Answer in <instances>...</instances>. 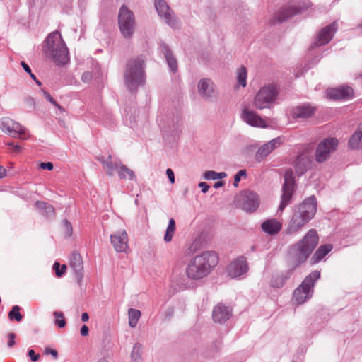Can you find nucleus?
<instances>
[{
	"instance_id": "14",
	"label": "nucleus",
	"mask_w": 362,
	"mask_h": 362,
	"mask_svg": "<svg viewBox=\"0 0 362 362\" xmlns=\"http://www.w3.org/2000/svg\"><path fill=\"white\" fill-rule=\"evenodd\" d=\"M154 6L160 18L169 26L173 28L177 27V19L165 0H155Z\"/></svg>"
},
{
	"instance_id": "11",
	"label": "nucleus",
	"mask_w": 362,
	"mask_h": 362,
	"mask_svg": "<svg viewBox=\"0 0 362 362\" xmlns=\"http://www.w3.org/2000/svg\"><path fill=\"white\" fill-rule=\"evenodd\" d=\"M293 188V172L291 169H289L287 170L284 174V183L282 186L281 200L279 206V211H283L286 206L291 203Z\"/></svg>"
},
{
	"instance_id": "6",
	"label": "nucleus",
	"mask_w": 362,
	"mask_h": 362,
	"mask_svg": "<svg viewBox=\"0 0 362 362\" xmlns=\"http://www.w3.org/2000/svg\"><path fill=\"white\" fill-rule=\"evenodd\" d=\"M320 278V272L315 270L307 276L301 284L294 290L293 300L298 305L310 299L313 293V287L317 280Z\"/></svg>"
},
{
	"instance_id": "21",
	"label": "nucleus",
	"mask_w": 362,
	"mask_h": 362,
	"mask_svg": "<svg viewBox=\"0 0 362 362\" xmlns=\"http://www.w3.org/2000/svg\"><path fill=\"white\" fill-rule=\"evenodd\" d=\"M158 50L162 54L168 65L169 69L173 73L177 71V62L170 47L163 41L158 45Z\"/></svg>"
},
{
	"instance_id": "54",
	"label": "nucleus",
	"mask_w": 362,
	"mask_h": 362,
	"mask_svg": "<svg viewBox=\"0 0 362 362\" xmlns=\"http://www.w3.org/2000/svg\"><path fill=\"white\" fill-rule=\"evenodd\" d=\"M81 334L83 337L87 336L88 334L89 329L86 325H83L81 328Z\"/></svg>"
},
{
	"instance_id": "35",
	"label": "nucleus",
	"mask_w": 362,
	"mask_h": 362,
	"mask_svg": "<svg viewBox=\"0 0 362 362\" xmlns=\"http://www.w3.org/2000/svg\"><path fill=\"white\" fill-rule=\"evenodd\" d=\"M141 353L142 345L139 343H136L131 354L132 362H142Z\"/></svg>"
},
{
	"instance_id": "57",
	"label": "nucleus",
	"mask_w": 362,
	"mask_h": 362,
	"mask_svg": "<svg viewBox=\"0 0 362 362\" xmlns=\"http://www.w3.org/2000/svg\"><path fill=\"white\" fill-rule=\"evenodd\" d=\"M30 78L35 81V83L39 86H42V83L37 79L36 76H35V74H33V73L30 75Z\"/></svg>"
},
{
	"instance_id": "64",
	"label": "nucleus",
	"mask_w": 362,
	"mask_h": 362,
	"mask_svg": "<svg viewBox=\"0 0 362 362\" xmlns=\"http://www.w3.org/2000/svg\"><path fill=\"white\" fill-rule=\"evenodd\" d=\"M255 249H256V248H255V246H254V245H253V246H252V247H251V250H252V251H255Z\"/></svg>"
},
{
	"instance_id": "56",
	"label": "nucleus",
	"mask_w": 362,
	"mask_h": 362,
	"mask_svg": "<svg viewBox=\"0 0 362 362\" xmlns=\"http://www.w3.org/2000/svg\"><path fill=\"white\" fill-rule=\"evenodd\" d=\"M6 175V170L2 165H0V179H2Z\"/></svg>"
},
{
	"instance_id": "46",
	"label": "nucleus",
	"mask_w": 362,
	"mask_h": 362,
	"mask_svg": "<svg viewBox=\"0 0 362 362\" xmlns=\"http://www.w3.org/2000/svg\"><path fill=\"white\" fill-rule=\"evenodd\" d=\"M8 346L9 348H11L13 347L15 344H16V341H15V339H16V334L13 332H10L8 334Z\"/></svg>"
},
{
	"instance_id": "43",
	"label": "nucleus",
	"mask_w": 362,
	"mask_h": 362,
	"mask_svg": "<svg viewBox=\"0 0 362 362\" xmlns=\"http://www.w3.org/2000/svg\"><path fill=\"white\" fill-rule=\"evenodd\" d=\"M246 177L247 176V172L245 170H239L234 177V182L233 185L235 187L238 186V183L240 181L241 177Z\"/></svg>"
},
{
	"instance_id": "40",
	"label": "nucleus",
	"mask_w": 362,
	"mask_h": 362,
	"mask_svg": "<svg viewBox=\"0 0 362 362\" xmlns=\"http://www.w3.org/2000/svg\"><path fill=\"white\" fill-rule=\"evenodd\" d=\"M54 316L57 318L55 320V324L59 327L62 328L66 325V320L64 317V314L62 312L55 311L54 313Z\"/></svg>"
},
{
	"instance_id": "8",
	"label": "nucleus",
	"mask_w": 362,
	"mask_h": 362,
	"mask_svg": "<svg viewBox=\"0 0 362 362\" xmlns=\"http://www.w3.org/2000/svg\"><path fill=\"white\" fill-rule=\"evenodd\" d=\"M118 25L122 36L131 38L134 33L136 21L134 13L123 4L118 13Z\"/></svg>"
},
{
	"instance_id": "25",
	"label": "nucleus",
	"mask_w": 362,
	"mask_h": 362,
	"mask_svg": "<svg viewBox=\"0 0 362 362\" xmlns=\"http://www.w3.org/2000/svg\"><path fill=\"white\" fill-rule=\"evenodd\" d=\"M310 163L311 160L308 155L305 153L298 155L293 162L296 173L299 176L303 175L310 168Z\"/></svg>"
},
{
	"instance_id": "12",
	"label": "nucleus",
	"mask_w": 362,
	"mask_h": 362,
	"mask_svg": "<svg viewBox=\"0 0 362 362\" xmlns=\"http://www.w3.org/2000/svg\"><path fill=\"white\" fill-rule=\"evenodd\" d=\"M337 28L338 24L337 21H334L324 27L317 35L315 41L310 45L309 52L313 54L315 52L316 48L329 43L337 30Z\"/></svg>"
},
{
	"instance_id": "41",
	"label": "nucleus",
	"mask_w": 362,
	"mask_h": 362,
	"mask_svg": "<svg viewBox=\"0 0 362 362\" xmlns=\"http://www.w3.org/2000/svg\"><path fill=\"white\" fill-rule=\"evenodd\" d=\"M53 269L55 272L56 276L58 277H61L65 273L66 266L65 264H63L61 267L59 262H54L53 264Z\"/></svg>"
},
{
	"instance_id": "38",
	"label": "nucleus",
	"mask_w": 362,
	"mask_h": 362,
	"mask_svg": "<svg viewBox=\"0 0 362 362\" xmlns=\"http://www.w3.org/2000/svg\"><path fill=\"white\" fill-rule=\"evenodd\" d=\"M227 176L225 172L216 173L215 171L209 170L204 174V177L206 180L222 179Z\"/></svg>"
},
{
	"instance_id": "27",
	"label": "nucleus",
	"mask_w": 362,
	"mask_h": 362,
	"mask_svg": "<svg viewBox=\"0 0 362 362\" xmlns=\"http://www.w3.org/2000/svg\"><path fill=\"white\" fill-rule=\"evenodd\" d=\"M261 228L264 232L269 235H275L280 231L281 224L276 219H269L262 223Z\"/></svg>"
},
{
	"instance_id": "39",
	"label": "nucleus",
	"mask_w": 362,
	"mask_h": 362,
	"mask_svg": "<svg viewBox=\"0 0 362 362\" xmlns=\"http://www.w3.org/2000/svg\"><path fill=\"white\" fill-rule=\"evenodd\" d=\"M247 70L245 66H241L238 69V81L243 87L247 84Z\"/></svg>"
},
{
	"instance_id": "63",
	"label": "nucleus",
	"mask_w": 362,
	"mask_h": 362,
	"mask_svg": "<svg viewBox=\"0 0 362 362\" xmlns=\"http://www.w3.org/2000/svg\"><path fill=\"white\" fill-rule=\"evenodd\" d=\"M98 362H108L107 359L102 358Z\"/></svg>"
},
{
	"instance_id": "16",
	"label": "nucleus",
	"mask_w": 362,
	"mask_h": 362,
	"mask_svg": "<svg viewBox=\"0 0 362 362\" xmlns=\"http://www.w3.org/2000/svg\"><path fill=\"white\" fill-rule=\"evenodd\" d=\"M248 271V264L245 257L240 256L232 261L227 267L228 276L231 278H238Z\"/></svg>"
},
{
	"instance_id": "52",
	"label": "nucleus",
	"mask_w": 362,
	"mask_h": 362,
	"mask_svg": "<svg viewBox=\"0 0 362 362\" xmlns=\"http://www.w3.org/2000/svg\"><path fill=\"white\" fill-rule=\"evenodd\" d=\"M8 145L13 147V151L15 153H18L21 151L22 148L21 146H19L18 144H14L13 142H11V143H8Z\"/></svg>"
},
{
	"instance_id": "7",
	"label": "nucleus",
	"mask_w": 362,
	"mask_h": 362,
	"mask_svg": "<svg viewBox=\"0 0 362 362\" xmlns=\"http://www.w3.org/2000/svg\"><path fill=\"white\" fill-rule=\"evenodd\" d=\"M279 89L274 85H267L262 87L256 93L253 100L255 108L262 110L270 108L277 99Z\"/></svg>"
},
{
	"instance_id": "15",
	"label": "nucleus",
	"mask_w": 362,
	"mask_h": 362,
	"mask_svg": "<svg viewBox=\"0 0 362 362\" xmlns=\"http://www.w3.org/2000/svg\"><path fill=\"white\" fill-rule=\"evenodd\" d=\"M309 5L306 4L298 5H290L282 8L279 12L275 13L273 18L274 23H281L292 17L294 15L300 13L304 10L308 8Z\"/></svg>"
},
{
	"instance_id": "17",
	"label": "nucleus",
	"mask_w": 362,
	"mask_h": 362,
	"mask_svg": "<svg viewBox=\"0 0 362 362\" xmlns=\"http://www.w3.org/2000/svg\"><path fill=\"white\" fill-rule=\"evenodd\" d=\"M198 92L199 95L207 101H214L217 93L214 88V83L209 78L201 79L198 83Z\"/></svg>"
},
{
	"instance_id": "42",
	"label": "nucleus",
	"mask_w": 362,
	"mask_h": 362,
	"mask_svg": "<svg viewBox=\"0 0 362 362\" xmlns=\"http://www.w3.org/2000/svg\"><path fill=\"white\" fill-rule=\"evenodd\" d=\"M62 226L65 235L67 237L71 236L73 231L71 223L68 220L65 219L62 222Z\"/></svg>"
},
{
	"instance_id": "58",
	"label": "nucleus",
	"mask_w": 362,
	"mask_h": 362,
	"mask_svg": "<svg viewBox=\"0 0 362 362\" xmlns=\"http://www.w3.org/2000/svg\"><path fill=\"white\" fill-rule=\"evenodd\" d=\"M89 319V315L87 313H83L82 315H81V320L83 322H87Z\"/></svg>"
},
{
	"instance_id": "10",
	"label": "nucleus",
	"mask_w": 362,
	"mask_h": 362,
	"mask_svg": "<svg viewBox=\"0 0 362 362\" xmlns=\"http://www.w3.org/2000/svg\"><path fill=\"white\" fill-rule=\"evenodd\" d=\"M237 206L247 213L255 211L259 206L258 194L251 190H245L236 197Z\"/></svg>"
},
{
	"instance_id": "61",
	"label": "nucleus",
	"mask_w": 362,
	"mask_h": 362,
	"mask_svg": "<svg viewBox=\"0 0 362 362\" xmlns=\"http://www.w3.org/2000/svg\"><path fill=\"white\" fill-rule=\"evenodd\" d=\"M56 107H57L59 110H63V108L62 107V106L60 105H59L56 101H54L53 103H52Z\"/></svg>"
},
{
	"instance_id": "50",
	"label": "nucleus",
	"mask_w": 362,
	"mask_h": 362,
	"mask_svg": "<svg viewBox=\"0 0 362 362\" xmlns=\"http://www.w3.org/2000/svg\"><path fill=\"white\" fill-rule=\"evenodd\" d=\"M166 174H167V176H168L170 183H172V184L174 183L175 182V176H174L173 171L170 168H168L166 170Z\"/></svg>"
},
{
	"instance_id": "26",
	"label": "nucleus",
	"mask_w": 362,
	"mask_h": 362,
	"mask_svg": "<svg viewBox=\"0 0 362 362\" xmlns=\"http://www.w3.org/2000/svg\"><path fill=\"white\" fill-rule=\"evenodd\" d=\"M354 95V90L349 86H341L332 89L329 92V96L332 99L341 100L349 99Z\"/></svg>"
},
{
	"instance_id": "13",
	"label": "nucleus",
	"mask_w": 362,
	"mask_h": 362,
	"mask_svg": "<svg viewBox=\"0 0 362 362\" xmlns=\"http://www.w3.org/2000/svg\"><path fill=\"white\" fill-rule=\"evenodd\" d=\"M338 144V140L333 137L326 138L320 141L315 153L316 161L323 163L327 160L330 154L337 149Z\"/></svg>"
},
{
	"instance_id": "4",
	"label": "nucleus",
	"mask_w": 362,
	"mask_h": 362,
	"mask_svg": "<svg viewBox=\"0 0 362 362\" xmlns=\"http://www.w3.org/2000/svg\"><path fill=\"white\" fill-rule=\"evenodd\" d=\"M319 237L316 230L310 229L303 239L291 249V256L296 265L306 261L318 243Z\"/></svg>"
},
{
	"instance_id": "2",
	"label": "nucleus",
	"mask_w": 362,
	"mask_h": 362,
	"mask_svg": "<svg viewBox=\"0 0 362 362\" xmlns=\"http://www.w3.org/2000/svg\"><path fill=\"white\" fill-rule=\"evenodd\" d=\"M317 211V200L315 196L305 199L301 204L294 206L289 221L287 233L293 234L299 232L313 218Z\"/></svg>"
},
{
	"instance_id": "22",
	"label": "nucleus",
	"mask_w": 362,
	"mask_h": 362,
	"mask_svg": "<svg viewBox=\"0 0 362 362\" xmlns=\"http://www.w3.org/2000/svg\"><path fill=\"white\" fill-rule=\"evenodd\" d=\"M110 241L117 252H124L127 248L128 236L125 230L118 231L110 235Z\"/></svg>"
},
{
	"instance_id": "60",
	"label": "nucleus",
	"mask_w": 362,
	"mask_h": 362,
	"mask_svg": "<svg viewBox=\"0 0 362 362\" xmlns=\"http://www.w3.org/2000/svg\"><path fill=\"white\" fill-rule=\"evenodd\" d=\"M129 123L128 124L129 125V127H130L131 128H134L135 124H136V121H135V119L132 120V119H131V117H130V116H129Z\"/></svg>"
},
{
	"instance_id": "1",
	"label": "nucleus",
	"mask_w": 362,
	"mask_h": 362,
	"mask_svg": "<svg viewBox=\"0 0 362 362\" xmlns=\"http://www.w3.org/2000/svg\"><path fill=\"white\" fill-rule=\"evenodd\" d=\"M218 256L214 251H204L195 256L187 264L185 273L192 280H200L208 276L218 263Z\"/></svg>"
},
{
	"instance_id": "48",
	"label": "nucleus",
	"mask_w": 362,
	"mask_h": 362,
	"mask_svg": "<svg viewBox=\"0 0 362 362\" xmlns=\"http://www.w3.org/2000/svg\"><path fill=\"white\" fill-rule=\"evenodd\" d=\"M45 354L47 355H52L54 358L57 359L58 356V353L55 349H52L51 348L47 347L45 350Z\"/></svg>"
},
{
	"instance_id": "19",
	"label": "nucleus",
	"mask_w": 362,
	"mask_h": 362,
	"mask_svg": "<svg viewBox=\"0 0 362 362\" xmlns=\"http://www.w3.org/2000/svg\"><path fill=\"white\" fill-rule=\"evenodd\" d=\"M282 144V139L280 137L272 139L269 142L261 146L255 154V160L261 162L272 151L279 147Z\"/></svg>"
},
{
	"instance_id": "34",
	"label": "nucleus",
	"mask_w": 362,
	"mask_h": 362,
	"mask_svg": "<svg viewBox=\"0 0 362 362\" xmlns=\"http://www.w3.org/2000/svg\"><path fill=\"white\" fill-rule=\"evenodd\" d=\"M175 229V221L173 218H170L164 236V240L165 242H170L172 240Z\"/></svg>"
},
{
	"instance_id": "47",
	"label": "nucleus",
	"mask_w": 362,
	"mask_h": 362,
	"mask_svg": "<svg viewBox=\"0 0 362 362\" xmlns=\"http://www.w3.org/2000/svg\"><path fill=\"white\" fill-rule=\"evenodd\" d=\"M28 356L30 358V360L33 362L37 361L40 357V355L35 354L34 350H33V349H30L28 352Z\"/></svg>"
},
{
	"instance_id": "53",
	"label": "nucleus",
	"mask_w": 362,
	"mask_h": 362,
	"mask_svg": "<svg viewBox=\"0 0 362 362\" xmlns=\"http://www.w3.org/2000/svg\"><path fill=\"white\" fill-rule=\"evenodd\" d=\"M21 66L23 67V69H24V71L28 73L29 75H30L32 74V71H31V69L30 68V66L23 61H22L21 62Z\"/></svg>"
},
{
	"instance_id": "62",
	"label": "nucleus",
	"mask_w": 362,
	"mask_h": 362,
	"mask_svg": "<svg viewBox=\"0 0 362 362\" xmlns=\"http://www.w3.org/2000/svg\"><path fill=\"white\" fill-rule=\"evenodd\" d=\"M168 313L169 315H171L173 314V308H169L168 310Z\"/></svg>"
},
{
	"instance_id": "37",
	"label": "nucleus",
	"mask_w": 362,
	"mask_h": 362,
	"mask_svg": "<svg viewBox=\"0 0 362 362\" xmlns=\"http://www.w3.org/2000/svg\"><path fill=\"white\" fill-rule=\"evenodd\" d=\"M13 120L9 117H4L0 120V128L4 132L11 134V126Z\"/></svg>"
},
{
	"instance_id": "24",
	"label": "nucleus",
	"mask_w": 362,
	"mask_h": 362,
	"mask_svg": "<svg viewBox=\"0 0 362 362\" xmlns=\"http://www.w3.org/2000/svg\"><path fill=\"white\" fill-rule=\"evenodd\" d=\"M69 264L76 276L77 281H81L83 277V264L82 257L78 252H74L72 253Z\"/></svg>"
},
{
	"instance_id": "30",
	"label": "nucleus",
	"mask_w": 362,
	"mask_h": 362,
	"mask_svg": "<svg viewBox=\"0 0 362 362\" xmlns=\"http://www.w3.org/2000/svg\"><path fill=\"white\" fill-rule=\"evenodd\" d=\"M333 248L332 245L325 244L321 245L315 251L311 260L313 263H317L321 261Z\"/></svg>"
},
{
	"instance_id": "33",
	"label": "nucleus",
	"mask_w": 362,
	"mask_h": 362,
	"mask_svg": "<svg viewBox=\"0 0 362 362\" xmlns=\"http://www.w3.org/2000/svg\"><path fill=\"white\" fill-rule=\"evenodd\" d=\"M129 325L134 328L136 326L141 316V312L138 310L130 308L128 310Z\"/></svg>"
},
{
	"instance_id": "45",
	"label": "nucleus",
	"mask_w": 362,
	"mask_h": 362,
	"mask_svg": "<svg viewBox=\"0 0 362 362\" xmlns=\"http://www.w3.org/2000/svg\"><path fill=\"white\" fill-rule=\"evenodd\" d=\"M93 78V75L89 71L84 72L81 76V80L84 83H89Z\"/></svg>"
},
{
	"instance_id": "3",
	"label": "nucleus",
	"mask_w": 362,
	"mask_h": 362,
	"mask_svg": "<svg viewBox=\"0 0 362 362\" xmlns=\"http://www.w3.org/2000/svg\"><path fill=\"white\" fill-rule=\"evenodd\" d=\"M146 58L139 55L129 59L124 70V83L131 92H136L146 81Z\"/></svg>"
},
{
	"instance_id": "9",
	"label": "nucleus",
	"mask_w": 362,
	"mask_h": 362,
	"mask_svg": "<svg viewBox=\"0 0 362 362\" xmlns=\"http://www.w3.org/2000/svg\"><path fill=\"white\" fill-rule=\"evenodd\" d=\"M110 159L111 156H110L107 160L104 158L100 160L107 175L112 176L117 172L118 177L121 180L128 178L130 180H133L135 179V174L132 170L123 165L120 161H112Z\"/></svg>"
},
{
	"instance_id": "49",
	"label": "nucleus",
	"mask_w": 362,
	"mask_h": 362,
	"mask_svg": "<svg viewBox=\"0 0 362 362\" xmlns=\"http://www.w3.org/2000/svg\"><path fill=\"white\" fill-rule=\"evenodd\" d=\"M40 166L43 170H52L53 169V164L51 162L41 163Z\"/></svg>"
},
{
	"instance_id": "55",
	"label": "nucleus",
	"mask_w": 362,
	"mask_h": 362,
	"mask_svg": "<svg viewBox=\"0 0 362 362\" xmlns=\"http://www.w3.org/2000/svg\"><path fill=\"white\" fill-rule=\"evenodd\" d=\"M43 94L45 95V97L51 103H53L55 100H54V98L49 95V93H47V91L45 90H43Z\"/></svg>"
},
{
	"instance_id": "29",
	"label": "nucleus",
	"mask_w": 362,
	"mask_h": 362,
	"mask_svg": "<svg viewBox=\"0 0 362 362\" xmlns=\"http://www.w3.org/2000/svg\"><path fill=\"white\" fill-rule=\"evenodd\" d=\"M35 206L42 216L49 218L54 217V209L50 204L42 201H37L35 203Z\"/></svg>"
},
{
	"instance_id": "59",
	"label": "nucleus",
	"mask_w": 362,
	"mask_h": 362,
	"mask_svg": "<svg viewBox=\"0 0 362 362\" xmlns=\"http://www.w3.org/2000/svg\"><path fill=\"white\" fill-rule=\"evenodd\" d=\"M224 182L223 181H218L214 183V187L215 189H218L219 187H221L223 185Z\"/></svg>"
},
{
	"instance_id": "36",
	"label": "nucleus",
	"mask_w": 362,
	"mask_h": 362,
	"mask_svg": "<svg viewBox=\"0 0 362 362\" xmlns=\"http://www.w3.org/2000/svg\"><path fill=\"white\" fill-rule=\"evenodd\" d=\"M20 310V306H13L12 309L9 311L8 314V319L11 321L16 320L17 322H21L23 319V315L21 314Z\"/></svg>"
},
{
	"instance_id": "51",
	"label": "nucleus",
	"mask_w": 362,
	"mask_h": 362,
	"mask_svg": "<svg viewBox=\"0 0 362 362\" xmlns=\"http://www.w3.org/2000/svg\"><path fill=\"white\" fill-rule=\"evenodd\" d=\"M199 187L201 188L203 193H206L209 189V185L204 182L199 183Z\"/></svg>"
},
{
	"instance_id": "31",
	"label": "nucleus",
	"mask_w": 362,
	"mask_h": 362,
	"mask_svg": "<svg viewBox=\"0 0 362 362\" xmlns=\"http://www.w3.org/2000/svg\"><path fill=\"white\" fill-rule=\"evenodd\" d=\"M348 145L349 148L353 150L362 148V134L359 126L349 139Z\"/></svg>"
},
{
	"instance_id": "32",
	"label": "nucleus",
	"mask_w": 362,
	"mask_h": 362,
	"mask_svg": "<svg viewBox=\"0 0 362 362\" xmlns=\"http://www.w3.org/2000/svg\"><path fill=\"white\" fill-rule=\"evenodd\" d=\"M291 274V272H287V275L284 274H275L272 277L270 285L272 288H281L286 283Z\"/></svg>"
},
{
	"instance_id": "5",
	"label": "nucleus",
	"mask_w": 362,
	"mask_h": 362,
	"mask_svg": "<svg viewBox=\"0 0 362 362\" xmlns=\"http://www.w3.org/2000/svg\"><path fill=\"white\" fill-rule=\"evenodd\" d=\"M45 42L47 52L57 65H64L69 62L68 49L57 31L49 34Z\"/></svg>"
},
{
	"instance_id": "44",
	"label": "nucleus",
	"mask_w": 362,
	"mask_h": 362,
	"mask_svg": "<svg viewBox=\"0 0 362 362\" xmlns=\"http://www.w3.org/2000/svg\"><path fill=\"white\" fill-rule=\"evenodd\" d=\"M24 103L29 108L33 109L35 105V100L30 96H27L24 98Z\"/></svg>"
},
{
	"instance_id": "20",
	"label": "nucleus",
	"mask_w": 362,
	"mask_h": 362,
	"mask_svg": "<svg viewBox=\"0 0 362 362\" xmlns=\"http://www.w3.org/2000/svg\"><path fill=\"white\" fill-rule=\"evenodd\" d=\"M232 315V309L220 303L213 309V320L219 324L226 322Z\"/></svg>"
},
{
	"instance_id": "28",
	"label": "nucleus",
	"mask_w": 362,
	"mask_h": 362,
	"mask_svg": "<svg viewBox=\"0 0 362 362\" xmlns=\"http://www.w3.org/2000/svg\"><path fill=\"white\" fill-rule=\"evenodd\" d=\"M11 134H12V136L14 138H18L23 140H28L30 138L27 129L15 121H13V124L11 126Z\"/></svg>"
},
{
	"instance_id": "23",
	"label": "nucleus",
	"mask_w": 362,
	"mask_h": 362,
	"mask_svg": "<svg viewBox=\"0 0 362 362\" xmlns=\"http://www.w3.org/2000/svg\"><path fill=\"white\" fill-rule=\"evenodd\" d=\"M315 107L309 103L303 104L294 107L291 115L294 119H306L311 117L315 112Z\"/></svg>"
},
{
	"instance_id": "18",
	"label": "nucleus",
	"mask_w": 362,
	"mask_h": 362,
	"mask_svg": "<svg viewBox=\"0 0 362 362\" xmlns=\"http://www.w3.org/2000/svg\"><path fill=\"white\" fill-rule=\"evenodd\" d=\"M241 118L245 123L252 127L262 128L267 127L264 120L257 113L247 107L242 110Z\"/></svg>"
}]
</instances>
